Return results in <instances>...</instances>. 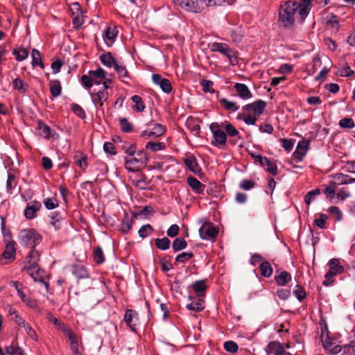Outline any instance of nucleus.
<instances>
[{
    "label": "nucleus",
    "mask_w": 355,
    "mask_h": 355,
    "mask_svg": "<svg viewBox=\"0 0 355 355\" xmlns=\"http://www.w3.org/2000/svg\"><path fill=\"white\" fill-rule=\"evenodd\" d=\"M42 207V205L38 201H32L28 202L24 210V216L27 219H33L36 217V213Z\"/></svg>",
    "instance_id": "nucleus-17"
},
{
    "label": "nucleus",
    "mask_w": 355,
    "mask_h": 355,
    "mask_svg": "<svg viewBox=\"0 0 355 355\" xmlns=\"http://www.w3.org/2000/svg\"><path fill=\"white\" fill-rule=\"evenodd\" d=\"M117 34L118 31L116 29V27H108L105 31L104 39L107 40L112 43L113 41L115 40L116 37L117 36Z\"/></svg>",
    "instance_id": "nucleus-50"
},
{
    "label": "nucleus",
    "mask_w": 355,
    "mask_h": 355,
    "mask_svg": "<svg viewBox=\"0 0 355 355\" xmlns=\"http://www.w3.org/2000/svg\"><path fill=\"white\" fill-rule=\"evenodd\" d=\"M320 339L322 346L325 349L332 347L335 344L334 338L330 337L329 332L327 328L322 329Z\"/></svg>",
    "instance_id": "nucleus-26"
},
{
    "label": "nucleus",
    "mask_w": 355,
    "mask_h": 355,
    "mask_svg": "<svg viewBox=\"0 0 355 355\" xmlns=\"http://www.w3.org/2000/svg\"><path fill=\"white\" fill-rule=\"evenodd\" d=\"M153 231V227L149 225H144L141 227L139 230V234L141 238H146L149 236Z\"/></svg>",
    "instance_id": "nucleus-59"
},
{
    "label": "nucleus",
    "mask_w": 355,
    "mask_h": 355,
    "mask_svg": "<svg viewBox=\"0 0 355 355\" xmlns=\"http://www.w3.org/2000/svg\"><path fill=\"white\" fill-rule=\"evenodd\" d=\"M260 165L265 168L266 171L272 175H277L278 173V167L277 164L270 161L267 157H259Z\"/></svg>",
    "instance_id": "nucleus-18"
},
{
    "label": "nucleus",
    "mask_w": 355,
    "mask_h": 355,
    "mask_svg": "<svg viewBox=\"0 0 355 355\" xmlns=\"http://www.w3.org/2000/svg\"><path fill=\"white\" fill-rule=\"evenodd\" d=\"M294 295L297 298L298 300L302 301L306 296V293L303 287L300 285H296L294 291Z\"/></svg>",
    "instance_id": "nucleus-58"
},
{
    "label": "nucleus",
    "mask_w": 355,
    "mask_h": 355,
    "mask_svg": "<svg viewBox=\"0 0 355 355\" xmlns=\"http://www.w3.org/2000/svg\"><path fill=\"white\" fill-rule=\"evenodd\" d=\"M222 128L221 124L216 122L209 125V130L213 135L211 144L218 148H223L226 146L227 140V135Z\"/></svg>",
    "instance_id": "nucleus-3"
},
{
    "label": "nucleus",
    "mask_w": 355,
    "mask_h": 355,
    "mask_svg": "<svg viewBox=\"0 0 355 355\" xmlns=\"http://www.w3.org/2000/svg\"><path fill=\"white\" fill-rule=\"evenodd\" d=\"M203 302L202 300L198 299L196 302H191L190 304H188L187 308L190 311L200 312L204 309Z\"/></svg>",
    "instance_id": "nucleus-46"
},
{
    "label": "nucleus",
    "mask_w": 355,
    "mask_h": 355,
    "mask_svg": "<svg viewBox=\"0 0 355 355\" xmlns=\"http://www.w3.org/2000/svg\"><path fill=\"white\" fill-rule=\"evenodd\" d=\"M187 246V243L183 238H176L172 243V248L174 252L184 250Z\"/></svg>",
    "instance_id": "nucleus-42"
},
{
    "label": "nucleus",
    "mask_w": 355,
    "mask_h": 355,
    "mask_svg": "<svg viewBox=\"0 0 355 355\" xmlns=\"http://www.w3.org/2000/svg\"><path fill=\"white\" fill-rule=\"evenodd\" d=\"M173 1L189 12L198 13L200 12L202 9L197 0H173Z\"/></svg>",
    "instance_id": "nucleus-9"
},
{
    "label": "nucleus",
    "mask_w": 355,
    "mask_h": 355,
    "mask_svg": "<svg viewBox=\"0 0 355 355\" xmlns=\"http://www.w3.org/2000/svg\"><path fill=\"white\" fill-rule=\"evenodd\" d=\"M234 89L238 96L243 100H248L252 97L250 90L247 85L243 83H236L234 85Z\"/></svg>",
    "instance_id": "nucleus-21"
},
{
    "label": "nucleus",
    "mask_w": 355,
    "mask_h": 355,
    "mask_svg": "<svg viewBox=\"0 0 355 355\" xmlns=\"http://www.w3.org/2000/svg\"><path fill=\"white\" fill-rule=\"evenodd\" d=\"M309 148V141L306 140L300 141L297 144V148L293 153L294 159L297 162H302L304 157L306 155Z\"/></svg>",
    "instance_id": "nucleus-16"
},
{
    "label": "nucleus",
    "mask_w": 355,
    "mask_h": 355,
    "mask_svg": "<svg viewBox=\"0 0 355 355\" xmlns=\"http://www.w3.org/2000/svg\"><path fill=\"white\" fill-rule=\"evenodd\" d=\"M243 35L240 28L232 29L230 33V37L234 42L241 41Z\"/></svg>",
    "instance_id": "nucleus-60"
},
{
    "label": "nucleus",
    "mask_w": 355,
    "mask_h": 355,
    "mask_svg": "<svg viewBox=\"0 0 355 355\" xmlns=\"http://www.w3.org/2000/svg\"><path fill=\"white\" fill-rule=\"evenodd\" d=\"M48 320L50 322H52L60 331H64L66 330L67 327L60 320H59L57 318H55L52 313H49L47 315Z\"/></svg>",
    "instance_id": "nucleus-54"
},
{
    "label": "nucleus",
    "mask_w": 355,
    "mask_h": 355,
    "mask_svg": "<svg viewBox=\"0 0 355 355\" xmlns=\"http://www.w3.org/2000/svg\"><path fill=\"white\" fill-rule=\"evenodd\" d=\"M152 80L154 84L158 85L164 93L169 94L172 91V85L168 79L155 73L153 74Z\"/></svg>",
    "instance_id": "nucleus-13"
},
{
    "label": "nucleus",
    "mask_w": 355,
    "mask_h": 355,
    "mask_svg": "<svg viewBox=\"0 0 355 355\" xmlns=\"http://www.w3.org/2000/svg\"><path fill=\"white\" fill-rule=\"evenodd\" d=\"M199 233L203 240L213 239L217 236L218 230L213 224L207 223L200 228Z\"/></svg>",
    "instance_id": "nucleus-11"
},
{
    "label": "nucleus",
    "mask_w": 355,
    "mask_h": 355,
    "mask_svg": "<svg viewBox=\"0 0 355 355\" xmlns=\"http://www.w3.org/2000/svg\"><path fill=\"white\" fill-rule=\"evenodd\" d=\"M62 217L58 212H53L50 224L54 227L55 230H58L61 227Z\"/></svg>",
    "instance_id": "nucleus-48"
},
{
    "label": "nucleus",
    "mask_w": 355,
    "mask_h": 355,
    "mask_svg": "<svg viewBox=\"0 0 355 355\" xmlns=\"http://www.w3.org/2000/svg\"><path fill=\"white\" fill-rule=\"evenodd\" d=\"M337 187L338 186L336 184L334 180L330 181L329 182V184L325 187V189L324 190V193L326 195L327 198L329 199L334 198Z\"/></svg>",
    "instance_id": "nucleus-40"
},
{
    "label": "nucleus",
    "mask_w": 355,
    "mask_h": 355,
    "mask_svg": "<svg viewBox=\"0 0 355 355\" xmlns=\"http://www.w3.org/2000/svg\"><path fill=\"white\" fill-rule=\"evenodd\" d=\"M12 87L15 89L17 90L20 94H25L26 92L27 85L24 84V81L17 78L12 81Z\"/></svg>",
    "instance_id": "nucleus-44"
},
{
    "label": "nucleus",
    "mask_w": 355,
    "mask_h": 355,
    "mask_svg": "<svg viewBox=\"0 0 355 355\" xmlns=\"http://www.w3.org/2000/svg\"><path fill=\"white\" fill-rule=\"evenodd\" d=\"M326 24L327 26H330L331 28H334L336 31H338L340 24L338 17L336 15H331L330 18L327 19Z\"/></svg>",
    "instance_id": "nucleus-62"
},
{
    "label": "nucleus",
    "mask_w": 355,
    "mask_h": 355,
    "mask_svg": "<svg viewBox=\"0 0 355 355\" xmlns=\"http://www.w3.org/2000/svg\"><path fill=\"white\" fill-rule=\"evenodd\" d=\"M49 89L51 94L56 98L61 94L62 92V87L59 80H51L49 83Z\"/></svg>",
    "instance_id": "nucleus-33"
},
{
    "label": "nucleus",
    "mask_w": 355,
    "mask_h": 355,
    "mask_svg": "<svg viewBox=\"0 0 355 355\" xmlns=\"http://www.w3.org/2000/svg\"><path fill=\"white\" fill-rule=\"evenodd\" d=\"M220 124L222 128L225 130L227 136L228 135L232 137H238L239 139H241L239 131L231 123L225 121Z\"/></svg>",
    "instance_id": "nucleus-31"
},
{
    "label": "nucleus",
    "mask_w": 355,
    "mask_h": 355,
    "mask_svg": "<svg viewBox=\"0 0 355 355\" xmlns=\"http://www.w3.org/2000/svg\"><path fill=\"white\" fill-rule=\"evenodd\" d=\"M73 160L82 171H85L88 166L87 156L82 151L76 152L73 155Z\"/></svg>",
    "instance_id": "nucleus-23"
},
{
    "label": "nucleus",
    "mask_w": 355,
    "mask_h": 355,
    "mask_svg": "<svg viewBox=\"0 0 355 355\" xmlns=\"http://www.w3.org/2000/svg\"><path fill=\"white\" fill-rule=\"evenodd\" d=\"M132 101L135 103L133 108L136 112H141L145 109V105L142 102L141 98L138 95H134L131 98Z\"/></svg>",
    "instance_id": "nucleus-45"
},
{
    "label": "nucleus",
    "mask_w": 355,
    "mask_h": 355,
    "mask_svg": "<svg viewBox=\"0 0 355 355\" xmlns=\"http://www.w3.org/2000/svg\"><path fill=\"white\" fill-rule=\"evenodd\" d=\"M24 269L27 271V273L34 279V281L44 284L46 290H48L49 284L45 281V272L40 269L37 264H31Z\"/></svg>",
    "instance_id": "nucleus-7"
},
{
    "label": "nucleus",
    "mask_w": 355,
    "mask_h": 355,
    "mask_svg": "<svg viewBox=\"0 0 355 355\" xmlns=\"http://www.w3.org/2000/svg\"><path fill=\"white\" fill-rule=\"evenodd\" d=\"M40 254L38 251L35 250V248L29 252L28 255L27 257L28 262L31 264H37V262L39 261Z\"/></svg>",
    "instance_id": "nucleus-57"
},
{
    "label": "nucleus",
    "mask_w": 355,
    "mask_h": 355,
    "mask_svg": "<svg viewBox=\"0 0 355 355\" xmlns=\"http://www.w3.org/2000/svg\"><path fill=\"white\" fill-rule=\"evenodd\" d=\"M15 242H8L2 254L0 256V264L6 265L15 259Z\"/></svg>",
    "instance_id": "nucleus-10"
},
{
    "label": "nucleus",
    "mask_w": 355,
    "mask_h": 355,
    "mask_svg": "<svg viewBox=\"0 0 355 355\" xmlns=\"http://www.w3.org/2000/svg\"><path fill=\"white\" fill-rule=\"evenodd\" d=\"M275 280L279 286H285L291 280V275L287 271H282L279 275L275 276Z\"/></svg>",
    "instance_id": "nucleus-32"
},
{
    "label": "nucleus",
    "mask_w": 355,
    "mask_h": 355,
    "mask_svg": "<svg viewBox=\"0 0 355 355\" xmlns=\"http://www.w3.org/2000/svg\"><path fill=\"white\" fill-rule=\"evenodd\" d=\"M191 287L194 290L198 297L205 296V291L207 288L205 280L196 281Z\"/></svg>",
    "instance_id": "nucleus-28"
},
{
    "label": "nucleus",
    "mask_w": 355,
    "mask_h": 355,
    "mask_svg": "<svg viewBox=\"0 0 355 355\" xmlns=\"http://www.w3.org/2000/svg\"><path fill=\"white\" fill-rule=\"evenodd\" d=\"M261 275L264 277H270L272 275V268L268 261L262 262L260 266Z\"/></svg>",
    "instance_id": "nucleus-38"
},
{
    "label": "nucleus",
    "mask_w": 355,
    "mask_h": 355,
    "mask_svg": "<svg viewBox=\"0 0 355 355\" xmlns=\"http://www.w3.org/2000/svg\"><path fill=\"white\" fill-rule=\"evenodd\" d=\"M10 285L16 289L17 294L19 296V297L21 298V300L22 298L25 297L26 294L23 291L24 286H23V284L21 282H17V281H11L10 282Z\"/></svg>",
    "instance_id": "nucleus-56"
},
{
    "label": "nucleus",
    "mask_w": 355,
    "mask_h": 355,
    "mask_svg": "<svg viewBox=\"0 0 355 355\" xmlns=\"http://www.w3.org/2000/svg\"><path fill=\"white\" fill-rule=\"evenodd\" d=\"M320 193V189H315L309 191L304 197L305 204L309 206L311 203V202L316 198V196H318Z\"/></svg>",
    "instance_id": "nucleus-53"
},
{
    "label": "nucleus",
    "mask_w": 355,
    "mask_h": 355,
    "mask_svg": "<svg viewBox=\"0 0 355 355\" xmlns=\"http://www.w3.org/2000/svg\"><path fill=\"white\" fill-rule=\"evenodd\" d=\"M200 85L204 92H214V89H213L214 83L211 80H202L200 82Z\"/></svg>",
    "instance_id": "nucleus-63"
},
{
    "label": "nucleus",
    "mask_w": 355,
    "mask_h": 355,
    "mask_svg": "<svg viewBox=\"0 0 355 355\" xmlns=\"http://www.w3.org/2000/svg\"><path fill=\"white\" fill-rule=\"evenodd\" d=\"M336 74L341 77H349L354 74V71L351 69L347 63H345L343 66L338 68Z\"/></svg>",
    "instance_id": "nucleus-37"
},
{
    "label": "nucleus",
    "mask_w": 355,
    "mask_h": 355,
    "mask_svg": "<svg viewBox=\"0 0 355 355\" xmlns=\"http://www.w3.org/2000/svg\"><path fill=\"white\" fill-rule=\"evenodd\" d=\"M13 55L17 61L21 62L28 56V51L24 47L16 48L13 50Z\"/></svg>",
    "instance_id": "nucleus-39"
},
{
    "label": "nucleus",
    "mask_w": 355,
    "mask_h": 355,
    "mask_svg": "<svg viewBox=\"0 0 355 355\" xmlns=\"http://www.w3.org/2000/svg\"><path fill=\"white\" fill-rule=\"evenodd\" d=\"M211 52H218L225 55L232 65L238 63V58L234 51L226 43L213 42L210 44Z\"/></svg>",
    "instance_id": "nucleus-4"
},
{
    "label": "nucleus",
    "mask_w": 355,
    "mask_h": 355,
    "mask_svg": "<svg viewBox=\"0 0 355 355\" xmlns=\"http://www.w3.org/2000/svg\"><path fill=\"white\" fill-rule=\"evenodd\" d=\"M37 130L39 131L38 135L43 137L46 139L51 138V130L49 125H47L42 121H37Z\"/></svg>",
    "instance_id": "nucleus-29"
},
{
    "label": "nucleus",
    "mask_w": 355,
    "mask_h": 355,
    "mask_svg": "<svg viewBox=\"0 0 355 355\" xmlns=\"http://www.w3.org/2000/svg\"><path fill=\"white\" fill-rule=\"evenodd\" d=\"M108 96L109 94L106 89H101L91 94L92 102L97 109L103 107V103L108 99Z\"/></svg>",
    "instance_id": "nucleus-15"
},
{
    "label": "nucleus",
    "mask_w": 355,
    "mask_h": 355,
    "mask_svg": "<svg viewBox=\"0 0 355 355\" xmlns=\"http://www.w3.org/2000/svg\"><path fill=\"white\" fill-rule=\"evenodd\" d=\"M187 128L196 135L200 133V126L194 121L193 119H188L186 122Z\"/></svg>",
    "instance_id": "nucleus-55"
},
{
    "label": "nucleus",
    "mask_w": 355,
    "mask_h": 355,
    "mask_svg": "<svg viewBox=\"0 0 355 355\" xmlns=\"http://www.w3.org/2000/svg\"><path fill=\"white\" fill-rule=\"evenodd\" d=\"M155 244L158 249L166 250L170 248L171 241L167 237H164L162 239H156Z\"/></svg>",
    "instance_id": "nucleus-41"
},
{
    "label": "nucleus",
    "mask_w": 355,
    "mask_h": 355,
    "mask_svg": "<svg viewBox=\"0 0 355 355\" xmlns=\"http://www.w3.org/2000/svg\"><path fill=\"white\" fill-rule=\"evenodd\" d=\"M220 105L227 111L236 112L239 109V106L235 102L230 101L225 98L219 99Z\"/></svg>",
    "instance_id": "nucleus-35"
},
{
    "label": "nucleus",
    "mask_w": 355,
    "mask_h": 355,
    "mask_svg": "<svg viewBox=\"0 0 355 355\" xmlns=\"http://www.w3.org/2000/svg\"><path fill=\"white\" fill-rule=\"evenodd\" d=\"M71 110L73 113L80 119H85L86 117L85 112L80 105L76 103H73L71 105Z\"/></svg>",
    "instance_id": "nucleus-61"
},
{
    "label": "nucleus",
    "mask_w": 355,
    "mask_h": 355,
    "mask_svg": "<svg viewBox=\"0 0 355 355\" xmlns=\"http://www.w3.org/2000/svg\"><path fill=\"white\" fill-rule=\"evenodd\" d=\"M288 344L284 345L277 340L270 341L266 347L265 351L268 354L284 355L286 354V349L289 348Z\"/></svg>",
    "instance_id": "nucleus-8"
},
{
    "label": "nucleus",
    "mask_w": 355,
    "mask_h": 355,
    "mask_svg": "<svg viewBox=\"0 0 355 355\" xmlns=\"http://www.w3.org/2000/svg\"><path fill=\"white\" fill-rule=\"evenodd\" d=\"M19 241L24 246L35 248L42 241V236L33 229L23 230L19 235Z\"/></svg>",
    "instance_id": "nucleus-5"
},
{
    "label": "nucleus",
    "mask_w": 355,
    "mask_h": 355,
    "mask_svg": "<svg viewBox=\"0 0 355 355\" xmlns=\"http://www.w3.org/2000/svg\"><path fill=\"white\" fill-rule=\"evenodd\" d=\"M165 132L164 127L160 123H155L151 131L144 130L141 136L144 137H159Z\"/></svg>",
    "instance_id": "nucleus-19"
},
{
    "label": "nucleus",
    "mask_w": 355,
    "mask_h": 355,
    "mask_svg": "<svg viewBox=\"0 0 355 355\" xmlns=\"http://www.w3.org/2000/svg\"><path fill=\"white\" fill-rule=\"evenodd\" d=\"M266 107V103L263 100H257L252 103L242 107V112L236 116L237 120H242L247 125H254L257 117L261 115Z\"/></svg>",
    "instance_id": "nucleus-2"
},
{
    "label": "nucleus",
    "mask_w": 355,
    "mask_h": 355,
    "mask_svg": "<svg viewBox=\"0 0 355 355\" xmlns=\"http://www.w3.org/2000/svg\"><path fill=\"white\" fill-rule=\"evenodd\" d=\"M119 125L123 132L130 133L133 131V125L126 118H119Z\"/></svg>",
    "instance_id": "nucleus-43"
},
{
    "label": "nucleus",
    "mask_w": 355,
    "mask_h": 355,
    "mask_svg": "<svg viewBox=\"0 0 355 355\" xmlns=\"http://www.w3.org/2000/svg\"><path fill=\"white\" fill-rule=\"evenodd\" d=\"M205 3L208 7L221 6L223 3L228 5L233 4L236 0H203Z\"/></svg>",
    "instance_id": "nucleus-51"
},
{
    "label": "nucleus",
    "mask_w": 355,
    "mask_h": 355,
    "mask_svg": "<svg viewBox=\"0 0 355 355\" xmlns=\"http://www.w3.org/2000/svg\"><path fill=\"white\" fill-rule=\"evenodd\" d=\"M184 163L187 167L193 173H198L200 168L198 164L197 159L193 155H189L184 159Z\"/></svg>",
    "instance_id": "nucleus-24"
},
{
    "label": "nucleus",
    "mask_w": 355,
    "mask_h": 355,
    "mask_svg": "<svg viewBox=\"0 0 355 355\" xmlns=\"http://www.w3.org/2000/svg\"><path fill=\"white\" fill-rule=\"evenodd\" d=\"M165 148L166 145L163 142L148 141L146 144V148L149 149L153 152L164 150Z\"/></svg>",
    "instance_id": "nucleus-47"
},
{
    "label": "nucleus",
    "mask_w": 355,
    "mask_h": 355,
    "mask_svg": "<svg viewBox=\"0 0 355 355\" xmlns=\"http://www.w3.org/2000/svg\"><path fill=\"white\" fill-rule=\"evenodd\" d=\"M187 183L196 193H203L205 185L200 182L197 178L194 177H189L187 178Z\"/></svg>",
    "instance_id": "nucleus-25"
},
{
    "label": "nucleus",
    "mask_w": 355,
    "mask_h": 355,
    "mask_svg": "<svg viewBox=\"0 0 355 355\" xmlns=\"http://www.w3.org/2000/svg\"><path fill=\"white\" fill-rule=\"evenodd\" d=\"M224 348L228 352L236 353L239 349V346L235 342L230 340L224 343Z\"/></svg>",
    "instance_id": "nucleus-64"
},
{
    "label": "nucleus",
    "mask_w": 355,
    "mask_h": 355,
    "mask_svg": "<svg viewBox=\"0 0 355 355\" xmlns=\"http://www.w3.org/2000/svg\"><path fill=\"white\" fill-rule=\"evenodd\" d=\"M71 272L78 279H85L89 277L85 267L83 265H73L71 268Z\"/></svg>",
    "instance_id": "nucleus-30"
},
{
    "label": "nucleus",
    "mask_w": 355,
    "mask_h": 355,
    "mask_svg": "<svg viewBox=\"0 0 355 355\" xmlns=\"http://www.w3.org/2000/svg\"><path fill=\"white\" fill-rule=\"evenodd\" d=\"M332 178L337 186L355 183V178L342 173H335L332 175Z\"/></svg>",
    "instance_id": "nucleus-20"
},
{
    "label": "nucleus",
    "mask_w": 355,
    "mask_h": 355,
    "mask_svg": "<svg viewBox=\"0 0 355 355\" xmlns=\"http://www.w3.org/2000/svg\"><path fill=\"white\" fill-rule=\"evenodd\" d=\"M146 166V164L142 163L141 158L137 159L134 156L125 157V168L130 172H137L141 171Z\"/></svg>",
    "instance_id": "nucleus-12"
},
{
    "label": "nucleus",
    "mask_w": 355,
    "mask_h": 355,
    "mask_svg": "<svg viewBox=\"0 0 355 355\" xmlns=\"http://www.w3.org/2000/svg\"><path fill=\"white\" fill-rule=\"evenodd\" d=\"M312 0H300L297 1H286L280 6L279 17L284 27L291 28L295 22L296 13L304 19L309 14Z\"/></svg>",
    "instance_id": "nucleus-1"
},
{
    "label": "nucleus",
    "mask_w": 355,
    "mask_h": 355,
    "mask_svg": "<svg viewBox=\"0 0 355 355\" xmlns=\"http://www.w3.org/2000/svg\"><path fill=\"white\" fill-rule=\"evenodd\" d=\"M31 57L32 65L33 67L39 66L42 69L44 68V65L42 61V56L40 52L37 49H33L32 50Z\"/></svg>",
    "instance_id": "nucleus-36"
},
{
    "label": "nucleus",
    "mask_w": 355,
    "mask_h": 355,
    "mask_svg": "<svg viewBox=\"0 0 355 355\" xmlns=\"http://www.w3.org/2000/svg\"><path fill=\"white\" fill-rule=\"evenodd\" d=\"M123 320L132 331L136 332V327L139 321L137 311L132 309H127L123 317Z\"/></svg>",
    "instance_id": "nucleus-14"
},
{
    "label": "nucleus",
    "mask_w": 355,
    "mask_h": 355,
    "mask_svg": "<svg viewBox=\"0 0 355 355\" xmlns=\"http://www.w3.org/2000/svg\"><path fill=\"white\" fill-rule=\"evenodd\" d=\"M328 219V217L324 214H319L318 218L314 219L313 224L318 227L320 229H325L326 228V222Z\"/></svg>",
    "instance_id": "nucleus-52"
},
{
    "label": "nucleus",
    "mask_w": 355,
    "mask_h": 355,
    "mask_svg": "<svg viewBox=\"0 0 355 355\" xmlns=\"http://www.w3.org/2000/svg\"><path fill=\"white\" fill-rule=\"evenodd\" d=\"M100 60L103 65L109 68L112 67L114 68V65L118 64L112 55L111 53L101 55L100 56Z\"/></svg>",
    "instance_id": "nucleus-34"
},
{
    "label": "nucleus",
    "mask_w": 355,
    "mask_h": 355,
    "mask_svg": "<svg viewBox=\"0 0 355 355\" xmlns=\"http://www.w3.org/2000/svg\"><path fill=\"white\" fill-rule=\"evenodd\" d=\"M114 70L122 82L128 83V80L131 79V77L125 66L117 64L114 65Z\"/></svg>",
    "instance_id": "nucleus-27"
},
{
    "label": "nucleus",
    "mask_w": 355,
    "mask_h": 355,
    "mask_svg": "<svg viewBox=\"0 0 355 355\" xmlns=\"http://www.w3.org/2000/svg\"><path fill=\"white\" fill-rule=\"evenodd\" d=\"M329 267V271L325 274V280L323 285L327 286L334 281L333 278L337 275L342 274L344 272V267L340 265L338 259H331L328 262Z\"/></svg>",
    "instance_id": "nucleus-6"
},
{
    "label": "nucleus",
    "mask_w": 355,
    "mask_h": 355,
    "mask_svg": "<svg viewBox=\"0 0 355 355\" xmlns=\"http://www.w3.org/2000/svg\"><path fill=\"white\" fill-rule=\"evenodd\" d=\"M93 258L94 261L98 264L103 263L105 261L104 254L100 247H97L94 250Z\"/></svg>",
    "instance_id": "nucleus-49"
},
{
    "label": "nucleus",
    "mask_w": 355,
    "mask_h": 355,
    "mask_svg": "<svg viewBox=\"0 0 355 355\" xmlns=\"http://www.w3.org/2000/svg\"><path fill=\"white\" fill-rule=\"evenodd\" d=\"M88 74L91 76L93 84L100 85L105 79L106 72L101 67H98L96 70L89 71Z\"/></svg>",
    "instance_id": "nucleus-22"
}]
</instances>
